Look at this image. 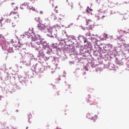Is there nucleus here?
<instances>
[{"instance_id": "9", "label": "nucleus", "mask_w": 129, "mask_h": 129, "mask_svg": "<svg viewBox=\"0 0 129 129\" xmlns=\"http://www.w3.org/2000/svg\"><path fill=\"white\" fill-rule=\"evenodd\" d=\"M57 7L56 6L55 7V11H56V13H58V10H56V9H57Z\"/></svg>"}, {"instance_id": "10", "label": "nucleus", "mask_w": 129, "mask_h": 129, "mask_svg": "<svg viewBox=\"0 0 129 129\" xmlns=\"http://www.w3.org/2000/svg\"><path fill=\"white\" fill-rule=\"evenodd\" d=\"M40 14H41V15H43V14H44V13L43 12V11H40Z\"/></svg>"}, {"instance_id": "11", "label": "nucleus", "mask_w": 129, "mask_h": 129, "mask_svg": "<svg viewBox=\"0 0 129 129\" xmlns=\"http://www.w3.org/2000/svg\"><path fill=\"white\" fill-rule=\"evenodd\" d=\"M2 22H3V19H0V24H2Z\"/></svg>"}, {"instance_id": "2", "label": "nucleus", "mask_w": 129, "mask_h": 129, "mask_svg": "<svg viewBox=\"0 0 129 129\" xmlns=\"http://www.w3.org/2000/svg\"><path fill=\"white\" fill-rule=\"evenodd\" d=\"M8 15L11 16V17H13L14 19H16L18 17V13L11 12Z\"/></svg>"}, {"instance_id": "8", "label": "nucleus", "mask_w": 129, "mask_h": 129, "mask_svg": "<svg viewBox=\"0 0 129 129\" xmlns=\"http://www.w3.org/2000/svg\"><path fill=\"white\" fill-rule=\"evenodd\" d=\"M105 39H108V36H107V35H105Z\"/></svg>"}, {"instance_id": "3", "label": "nucleus", "mask_w": 129, "mask_h": 129, "mask_svg": "<svg viewBox=\"0 0 129 129\" xmlns=\"http://www.w3.org/2000/svg\"><path fill=\"white\" fill-rule=\"evenodd\" d=\"M37 28H38L39 30H43L46 29V26L44 24H39L37 26Z\"/></svg>"}, {"instance_id": "1", "label": "nucleus", "mask_w": 129, "mask_h": 129, "mask_svg": "<svg viewBox=\"0 0 129 129\" xmlns=\"http://www.w3.org/2000/svg\"><path fill=\"white\" fill-rule=\"evenodd\" d=\"M91 114H92V113H88L87 114V117H88V118H91L92 120H94V121H95V120L97 119V115H95L91 116Z\"/></svg>"}, {"instance_id": "12", "label": "nucleus", "mask_w": 129, "mask_h": 129, "mask_svg": "<svg viewBox=\"0 0 129 129\" xmlns=\"http://www.w3.org/2000/svg\"><path fill=\"white\" fill-rule=\"evenodd\" d=\"M51 16H53L54 17H56V15H55V14H52V15H51Z\"/></svg>"}, {"instance_id": "13", "label": "nucleus", "mask_w": 129, "mask_h": 129, "mask_svg": "<svg viewBox=\"0 0 129 129\" xmlns=\"http://www.w3.org/2000/svg\"><path fill=\"white\" fill-rule=\"evenodd\" d=\"M57 96L60 95V94H59V92H57Z\"/></svg>"}, {"instance_id": "14", "label": "nucleus", "mask_w": 129, "mask_h": 129, "mask_svg": "<svg viewBox=\"0 0 129 129\" xmlns=\"http://www.w3.org/2000/svg\"><path fill=\"white\" fill-rule=\"evenodd\" d=\"M89 30H92V28L91 27V28L89 29Z\"/></svg>"}, {"instance_id": "5", "label": "nucleus", "mask_w": 129, "mask_h": 129, "mask_svg": "<svg viewBox=\"0 0 129 129\" xmlns=\"http://www.w3.org/2000/svg\"><path fill=\"white\" fill-rule=\"evenodd\" d=\"M27 9L29 10H32V11H35V8L30 6H28Z\"/></svg>"}, {"instance_id": "16", "label": "nucleus", "mask_w": 129, "mask_h": 129, "mask_svg": "<svg viewBox=\"0 0 129 129\" xmlns=\"http://www.w3.org/2000/svg\"><path fill=\"white\" fill-rule=\"evenodd\" d=\"M26 129H28V127H26Z\"/></svg>"}, {"instance_id": "7", "label": "nucleus", "mask_w": 129, "mask_h": 129, "mask_svg": "<svg viewBox=\"0 0 129 129\" xmlns=\"http://www.w3.org/2000/svg\"><path fill=\"white\" fill-rule=\"evenodd\" d=\"M91 34H90V32H89V33L86 34V36H87V37H88V36L90 37V36H91Z\"/></svg>"}, {"instance_id": "15", "label": "nucleus", "mask_w": 129, "mask_h": 129, "mask_svg": "<svg viewBox=\"0 0 129 129\" xmlns=\"http://www.w3.org/2000/svg\"><path fill=\"white\" fill-rule=\"evenodd\" d=\"M84 43H86V40H85V41H84Z\"/></svg>"}, {"instance_id": "4", "label": "nucleus", "mask_w": 129, "mask_h": 129, "mask_svg": "<svg viewBox=\"0 0 129 129\" xmlns=\"http://www.w3.org/2000/svg\"><path fill=\"white\" fill-rule=\"evenodd\" d=\"M86 25L89 27H92L93 26V22L90 20H88L86 22Z\"/></svg>"}, {"instance_id": "6", "label": "nucleus", "mask_w": 129, "mask_h": 129, "mask_svg": "<svg viewBox=\"0 0 129 129\" xmlns=\"http://www.w3.org/2000/svg\"><path fill=\"white\" fill-rule=\"evenodd\" d=\"M17 47H19V48H22V43H21V42L18 41V43L17 45Z\"/></svg>"}]
</instances>
